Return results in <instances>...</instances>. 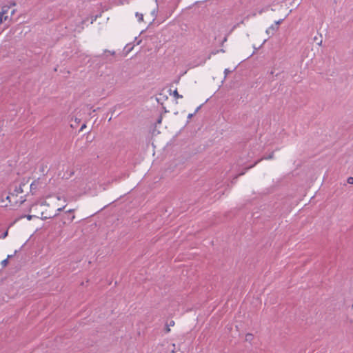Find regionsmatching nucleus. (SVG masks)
I'll use <instances>...</instances> for the list:
<instances>
[{
	"mask_svg": "<svg viewBox=\"0 0 353 353\" xmlns=\"http://www.w3.org/2000/svg\"><path fill=\"white\" fill-rule=\"evenodd\" d=\"M46 181L43 179H37L34 180L30 185V191L34 194L38 190L43 189L46 186Z\"/></svg>",
	"mask_w": 353,
	"mask_h": 353,
	"instance_id": "obj_1",
	"label": "nucleus"
},
{
	"mask_svg": "<svg viewBox=\"0 0 353 353\" xmlns=\"http://www.w3.org/2000/svg\"><path fill=\"white\" fill-rule=\"evenodd\" d=\"M8 19V9L0 10V25L3 24Z\"/></svg>",
	"mask_w": 353,
	"mask_h": 353,
	"instance_id": "obj_2",
	"label": "nucleus"
},
{
	"mask_svg": "<svg viewBox=\"0 0 353 353\" xmlns=\"http://www.w3.org/2000/svg\"><path fill=\"white\" fill-rule=\"evenodd\" d=\"M37 208V204L33 205L30 208V212H36V214L34 215V216L39 217L40 216L41 219H44L48 218V216H44L43 212H36ZM49 217H50V215L49 216Z\"/></svg>",
	"mask_w": 353,
	"mask_h": 353,
	"instance_id": "obj_3",
	"label": "nucleus"
},
{
	"mask_svg": "<svg viewBox=\"0 0 353 353\" xmlns=\"http://www.w3.org/2000/svg\"><path fill=\"white\" fill-rule=\"evenodd\" d=\"M25 185H26V184L23 183V184H20L18 188H16V189L14 190V192H16V195H17L18 194H21L23 192V187Z\"/></svg>",
	"mask_w": 353,
	"mask_h": 353,
	"instance_id": "obj_4",
	"label": "nucleus"
},
{
	"mask_svg": "<svg viewBox=\"0 0 353 353\" xmlns=\"http://www.w3.org/2000/svg\"><path fill=\"white\" fill-rule=\"evenodd\" d=\"M135 17L137 19V21L141 23L143 21V14L139 12H136Z\"/></svg>",
	"mask_w": 353,
	"mask_h": 353,
	"instance_id": "obj_5",
	"label": "nucleus"
},
{
	"mask_svg": "<svg viewBox=\"0 0 353 353\" xmlns=\"http://www.w3.org/2000/svg\"><path fill=\"white\" fill-rule=\"evenodd\" d=\"M11 256H12V255H8L7 259H4V260H3L1 261V265H2L3 267H6L8 265V259L10 258Z\"/></svg>",
	"mask_w": 353,
	"mask_h": 353,
	"instance_id": "obj_6",
	"label": "nucleus"
},
{
	"mask_svg": "<svg viewBox=\"0 0 353 353\" xmlns=\"http://www.w3.org/2000/svg\"><path fill=\"white\" fill-rule=\"evenodd\" d=\"M172 95H173V97H175L176 99H181V98L183 97H182V95H180V94L178 93V92H177V90H175L173 92Z\"/></svg>",
	"mask_w": 353,
	"mask_h": 353,
	"instance_id": "obj_7",
	"label": "nucleus"
},
{
	"mask_svg": "<svg viewBox=\"0 0 353 353\" xmlns=\"http://www.w3.org/2000/svg\"><path fill=\"white\" fill-rule=\"evenodd\" d=\"M230 72H231V71H230L229 69H228V68L225 69V70H224L225 77H226V76H227L229 73H230Z\"/></svg>",
	"mask_w": 353,
	"mask_h": 353,
	"instance_id": "obj_8",
	"label": "nucleus"
},
{
	"mask_svg": "<svg viewBox=\"0 0 353 353\" xmlns=\"http://www.w3.org/2000/svg\"><path fill=\"white\" fill-rule=\"evenodd\" d=\"M347 183L350 184H353V177H349L347 179Z\"/></svg>",
	"mask_w": 353,
	"mask_h": 353,
	"instance_id": "obj_9",
	"label": "nucleus"
},
{
	"mask_svg": "<svg viewBox=\"0 0 353 353\" xmlns=\"http://www.w3.org/2000/svg\"><path fill=\"white\" fill-rule=\"evenodd\" d=\"M105 52H108V53H109L111 55H114V51L105 50Z\"/></svg>",
	"mask_w": 353,
	"mask_h": 353,
	"instance_id": "obj_10",
	"label": "nucleus"
},
{
	"mask_svg": "<svg viewBox=\"0 0 353 353\" xmlns=\"http://www.w3.org/2000/svg\"><path fill=\"white\" fill-rule=\"evenodd\" d=\"M65 205H63L62 207L58 208L57 211H59V212L61 211L65 208Z\"/></svg>",
	"mask_w": 353,
	"mask_h": 353,
	"instance_id": "obj_11",
	"label": "nucleus"
},
{
	"mask_svg": "<svg viewBox=\"0 0 353 353\" xmlns=\"http://www.w3.org/2000/svg\"><path fill=\"white\" fill-rule=\"evenodd\" d=\"M194 114H189L188 116V119H190L193 117Z\"/></svg>",
	"mask_w": 353,
	"mask_h": 353,
	"instance_id": "obj_12",
	"label": "nucleus"
},
{
	"mask_svg": "<svg viewBox=\"0 0 353 353\" xmlns=\"http://www.w3.org/2000/svg\"><path fill=\"white\" fill-rule=\"evenodd\" d=\"M13 196H14V194H11L10 195L7 196V199L10 200L11 199V197Z\"/></svg>",
	"mask_w": 353,
	"mask_h": 353,
	"instance_id": "obj_13",
	"label": "nucleus"
},
{
	"mask_svg": "<svg viewBox=\"0 0 353 353\" xmlns=\"http://www.w3.org/2000/svg\"><path fill=\"white\" fill-rule=\"evenodd\" d=\"M26 217L28 220H31L32 215H28Z\"/></svg>",
	"mask_w": 353,
	"mask_h": 353,
	"instance_id": "obj_14",
	"label": "nucleus"
},
{
	"mask_svg": "<svg viewBox=\"0 0 353 353\" xmlns=\"http://www.w3.org/2000/svg\"><path fill=\"white\" fill-rule=\"evenodd\" d=\"M46 201H42V202L40 203L41 205H46Z\"/></svg>",
	"mask_w": 353,
	"mask_h": 353,
	"instance_id": "obj_15",
	"label": "nucleus"
},
{
	"mask_svg": "<svg viewBox=\"0 0 353 353\" xmlns=\"http://www.w3.org/2000/svg\"><path fill=\"white\" fill-rule=\"evenodd\" d=\"M7 234H8V232H6L4 233V234H3V238H5V237L7 236Z\"/></svg>",
	"mask_w": 353,
	"mask_h": 353,
	"instance_id": "obj_16",
	"label": "nucleus"
},
{
	"mask_svg": "<svg viewBox=\"0 0 353 353\" xmlns=\"http://www.w3.org/2000/svg\"><path fill=\"white\" fill-rule=\"evenodd\" d=\"M199 108H200V107H198V108H196V111H195V113H196L197 111H199Z\"/></svg>",
	"mask_w": 353,
	"mask_h": 353,
	"instance_id": "obj_17",
	"label": "nucleus"
},
{
	"mask_svg": "<svg viewBox=\"0 0 353 353\" xmlns=\"http://www.w3.org/2000/svg\"><path fill=\"white\" fill-rule=\"evenodd\" d=\"M57 199L60 200L61 199L60 196H57Z\"/></svg>",
	"mask_w": 353,
	"mask_h": 353,
	"instance_id": "obj_18",
	"label": "nucleus"
},
{
	"mask_svg": "<svg viewBox=\"0 0 353 353\" xmlns=\"http://www.w3.org/2000/svg\"><path fill=\"white\" fill-rule=\"evenodd\" d=\"M281 21H278L276 22V23H277V24H279V23H281Z\"/></svg>",
	"mask_w": 353,
	"mask_h": 353,
	"instance_id": "obj_19",
	"label": "nucleus"
}]
</instances>
